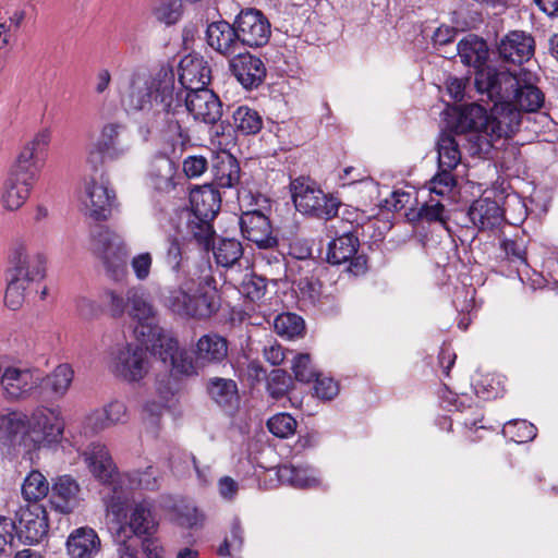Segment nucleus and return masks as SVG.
<instances>
[{"instance_id": "obj_5", "label": "nucleus", "mask_w": 558, "mask_h": 558, "mask_svg": "<svg viewBox=\"0 0 558 558\" xmlns=\"http://www.w3.org/2000/svg\"><path fill=\"white\" fill-rule=\"evenodd\" d=\"M10 268L7 270L5 305L16 311L25 301V291L31 282L41 280L46 274V257L36 253L28 255L24 242H14L10 254Z\"/></svg>"}, {"instance_id": "obj_21", "label": "nucleus", "mask_w": 558, "mask_h": 558, "mask_svg": "<svg viewBox=\"0 0 558 558\" xmlns=\"http://www.w3.org/2000/svg\"><path fill=\"white\" fill-rule=\"evenodd\" d=\"M206 41L211 49L225 57L235 56L241 51L235 22L230 24L220 20L208 24Z\"/></svg>"}, {"instance_id": "obj_3", "label": "nucleus", "mask_w": 558, "mask_h": 558, "mask_svg": "<svg viewBox=\"0 0 558 558\" xmlns=\"http://www.w3.org/2000/svg\"><path fill=\"white\" fill-rule=\"evenodd\" d=\"M207 86L175 90L172 70L161 69L155 76L133 74L130 98L136 105H222Z\"/></svg>"}, {"instance_id": "obj_56", "label": "nucleus", "mask_w": 558, "mask_h": 558, "mask_svg": "<svg viewBox=\"0 0 558 558\" xmlns=\"http://www.w3.org/2000/svg\"><path fill=\"white\" fill-rule=\"evenodd\" d=\"M416 217L418 220L426 222H440L446 223L448 217L446 215L445 206L435 198L423 203L417 209Z\"/></svg>"}, {"instance_id": "obj_13", "label": "nucleus", "mask_w": 558, "mask_h": 558, "mask_svg": "<svg viewBox=\"0 0 558 558\" xmlns=\"http://www.w3.org/2000/svg\"><path fill=\"white\" fill-rule=\"evenodd\" d=\"M0 385L5 400H26L37 393L43 376L38 371L9 366L0 373Z\"/></svg>"}, {"instance_id": "obj_32", "label": "nucleus", "mask_w": 558, "mask_h": 558, "mask_svg": "<svg viewBox=\"0 0 558 558\" xmlns=\"http://www.w3.org/2000/svg\"><path fill=\"white\" fill-rule=\"evenodd\" d=\"M100 547L99 536L89 526L73 530L66 539V551L71 558H94Z\"/></svg>"}, {"instance_id": "obj_33", "label": "nucleus", "mask_w": 558, "mask_h": 558, "mask_svg": "<svg viewBox=\"0 0 558 558\" xmlns=\"http://www.w3.org/2000/svg\"><path fill=\"white\" fill-rule=\"evenodd\" d=\"M160 301L168 311L184 319H191V313L199 310L190 303V279L182 281L178 287L168 288L161 294Z\"/></svg>"}, {"instance_id": "obj_39", "label": "nucleus", "mask_w": 558, "mask_h": 558, "mask_svg": "<svg viewBox=\"0 0 558 558\" xmlns=\"http://www.w3.org/2000/svg\"><path fill=\"white\" fill-rule=\"evenodd\" d=\"M438 168L454 170L461 162V151L454 136L442 131L437 140Z\"/></svg>"}, {"instance_id": "obj_54", "label": "nucleus", "mask_w": 558, "mask_h": 558, "mask_svg": "<svg viewBox=\"0 0 558 558\" xmlns=\"http://www.w3.org/2000/svg\"><path fill=\"white\" fill-rule=\"evenodd\" d=\"M292 372L295 380L300 383H311L318 373L312 365L311 355L308 353H300L293 357Z\"/></svg>"}, {"instance_id": "obj_41", "label": "nucleus", "mask_w": 558, "mask_h": 558, "mask_svg": "<svg viewBox=\"0 0 558 558\" xmlns=\"http://www.w3.org/2000/svg\"><path fill=\"white\" fill-rule=\"evenodd\" d=\"M444 85L448 96L454 102H460V105H481L478 99L473 100L475 87L474 84L472 85L470 77L449 75Z\"/></svg>"}, {"instance_id": "obj_16", "label": "nucleus", "mask_w": 558, "mask_h": 558, "mask_svg": "<svg viewBox=\"0 0 558 558\" xmlns=\"http://www.w3.org/2000/svg\"><path fill=\"white\" fill-rule=\"evenodd\" d=\"M239 225L243 238L255 243L258 248L271 250L278 246L279 240L274 233L271 222L262 210L243 211Z\"/></svg>"}, {"instance_id": "obj_35", "label": "nucleus", "mask_w": 558, "mask_h": 558, "mask_svg": "<svg viewBox=\"0 0 558 558\" xmlns=\"http://www.w3.org/2000/svg\"><path fill=\"white\" fill-rule=\"evenodd\" d=\"M128 409L123 401L113 400L106 404L102 410L93 412L87 417V424L95 433L101 432L117 424L128 422Z\"/></svg>"}, {"instance_id": "obj_26", "label": "nucleus", "mask_w": 558, "mask_h": 558, "mask_svg": "<svg viewBox=\"0 0 558 558\" xmlns=\"http://www.w3.org/2000/svg\"><path fill=\"white\" fill-rule=\"evenodd\" d=\"M466 216L478 231L493 230L500 226L504 211L498 202L489 197L475 199L468 209Z\"/></svg>"}, {"instance_id": "obj_25", "label": "nucleus", "mask_w": 558, "mask_h": 558, "mask_svg": "<svg viewBox=\"0 0 558 558\" xmlns=\"http://www.w3.org/2000/svg\"><path fill=\"white\" fill-rule=\"evenodd\" d=\"M441 56L447 59L459 56L464 65L473 66L478 71L485 68L484 65L488 59V47L484 39L475 35H469L460 40L450 52L445 50Z\"/></svg>"}, {"instance_id": "obj_52", "label": "nucleus", "mask_w": 558, "mask_h": 558, "mask_svg": "<svg viewBox=\"0 0 558 558\" xmlns=\"http://www.w3.org/2000/svg\"><path fill=\"white\" fill-rule=\"evenodd\" d=\"M291 386L292 379L287 371L277 368L270 372L267 379V391L272 399L279 400L283 398Z\"/></svg>"}, {"instance_id": "obj_10", "label": "nucleus", "mask_w": 558, "mask_h": 558, "mask_svg": "<svg viewBox=\"0 0 558 558\" xmlns=\"http://www.w3.org/2000/svg\"><path fill=\"white\" fill-rule=\"evenodd\" d=\"M15 536L24 544L35 545L47 536L49 519L46 508L38 502L21 506L12 519Z\"/></svg>"}, {"instance_id": "obj_34", "label": "nucleus", "mask_w": 558, "mask_h": 558, "mask_svg": "<svg viewBox=\"0 0 558 558\" xmlns=\"http://www.w3.org/2000/svg\"><path fill=\"white\" fill-rule=\"evenodd\" d=\"M128 525L137 537L153 536L158 529L154 504L148 500L137 502L130 513Z\"/></svg>"}, {"instance_id": "obj_4", "label": "nucleus", "mask_w": 558, "mask_h": 558, "mask_svg": "<svg viewBox=\"0 0 558 558\" xmlns=\"http://www.w3.org/2000/svg\"><path fill=\"white\" fill-rule=\"evenodd\" d=\"M543 107H489L486 109L485 134L477 135L470 147L473 157L486 158L494 147V142L512 136L523 120L545 124L548 114L541 112Z\"/></svg>"}, {"instance_id": "obj_61", "label": "nucleus", "mask_w": 558, "mask_h": 558, "mask_svg": "<svg viewBox=\"0 0 558 558\" xmlns=\"http://www.w3.org/2000/svg\"><path fill=\"white\" fill-rule=\"evenodd\" d=\"M314 380L315 384L313 388L317 398L329 401L337 397L339 393V385L332 378L320 377L318 374Z\"/></svg>"}, {"instance_id": "obj_45", "label": "nucleus", "mask_w": 558, "mask_h": 558, "mask_svg": "<svg viewBox=\"0 0 558 558\" xmlns=\"http://www.w3.org/2000/svg\"><path fill=\"white\" fill-rule=\"evenodd\" d=\"M151 12L159 23L172 26L182 19L184 7L181 0H156Z\"/></svg>"}, {"instance_id": "obj_47", "label": "nucleus", "mask_w": 558, "mask_h": 558, "mask_svg": "<svg viewBox=\"0 0 558 558\" xmlns=\"http://www.w3.org/2000/svg\"><path fill=\"white\" fill-rule=\"evenodd\" d=\"M74 372L69 364H61L47 376L43 377V384L49 388L56 397H62L73 380Z\"/></svg>"}, {"instance_id": "obj_2", "label": "nucleus", "mask_w": 558, "mask_h": 558, "mask_svg": "<svg viewBox=\"0 0 558 558\" xmlns=\"http://www.w3.org/2000/svg\"><path fill=\"white\" fill-rule=\"evenodd\" d=\"M478 101L492 105H545L544 92L533 82L531 72L485 65L474 78Z\"/></svg>"}, {"instance_id": "obj_60", "label": "nucleus", "mask_w": 558, "mask_h": 558, "mask_svg": "<svg viewBox=\"0 0 558 558\" xmlns=\"http://www.w3.org/2000/svg\"><path fill=\"white\" fill-rule=\"evenodd\" d=\"M169 366L175 375L193 376L197 374L195 363L185 350L180 349Z\"/></svg>"}, {"instance_id": "obj_63", "label": "nucleus", "mask_w": 558, "mask_h": 558, "mask_svg": "<svg viewBox=\"0 0 558 558\" xmlns=\"http://www.w3.org/2000/svg\"><path fill=\"white\" fill-rule=\"evenodd\" d=\"M187 113L205 124H216L222 117V107H185Z\"/></svg>"}, {"instance_id": "obj_57", "label": "nucleus", "mask_w": 558, "mask_h": 558, "mask_svg": "<svg viewBox=\"0 0 558 558\" xmlns=\"http://www.w3.org/2000/svg\"><path fill=\"white\" fill-rule=\"evenodd\" d=\"M163 259L172 271L179 272L182 269L184 257L181 242L177 236H167Z\"/></svg>"}, {"instance_id": "obj_55", "label": "nucleus", "mask_w": 558, "mask_h": 558, "mask_svg": "<svg viewBox=\"0 0 558 558\" xmlns=\"http://www.w3.org/2000/svg\"><path fill=\"white\" fill-rule=\"evenodd\" d=\"M505 432L512 434L515 442L522 444L533 440L536 437V427L525 420H512L505 424Z\"/></svg>"}, {"instance_id": "obj_58", "label": "nucleus", "mask_w": 558, "mask_h": 558, "mask_svg": "<svg viewBox=\"0 0 558 558\" xmlns=\"http://www.w3.org/2000/svg\"><path fill=\"white\" fill-rule=\"evenodd\" d=\"M453 170L439 169L429 181V191L439 196H444L451 192L457 184V179L452 173Z\"/></svg>"}, {"instance_id": "obj_9", "label": "nucleus", "mask_w": 558, "mask_h": 558, "mask_svg": "<svg viewBox=\"0 0 558 558\" xmlns=\"http://www.w3.org/2000/svg\"><path fill=\"white\" fill-rule=\"evenodd\" d=\"M90 238L93 251L102 260L107 275L119 280L125 270V250L119 236L107 227L96 226Z\"/></svg>"}, {"instance_id": "obj_48", "label": "nucleus", "mask_w": 558, "mask_h": 558, "mask_svg": "<svg viewBox=\"0 0 558 558\" xmlns=\"http://www.w3.org/2000/svg\"><path fill=\"white\" fill-rule=\"evenodd\" d=\"M275 331L280 336L293 338L304 330V320L294 313H281L274 320Z\"/></svg>"}, {"instance_id": "obj_27", "label": "nucleus", "mask_w": 558, "mask_h": 558, "mask_svg": "<svg viewBox=\"0 0 558 558\" xmlns=\"http://www.w3.org/2000/svg\"><path fill=\"white\" fill-rule=\"evenodd\" d=\"M231 60L230 66L236 80L245 88L257 87L266 76V68L263 61L250 53L241 51Z\"/></svg>"}, {"instance_id": "obj_18", "label": "nucleus", "mask_w": 558, "mask_h": 558, "mask_svg": "<svg viewBox=\"0 0 558 558\" xmlns=\"http://www.w3.org/2000/svg\"><path fill=\"white\" fill-rule=\"evenodd\" d=\"M190 303L199 308L191 313V319L205 320L219 312L221 298L213 277H205L197 282L190 279Z\"/></svg>"}, {"instance_id": "obj_49", "label": "nucleus", "mask_w": 558, "mask_h": 558, "mask_svg": "<svg viewBox=\"0 0 558 558\" xmlns=\"http://www.w3.org/2000/svg\"><path fill=\"white\" fill-rule=\"evenodd\" d=\"M240 293L252 302L262 300L267 291V279L256 274H246L239 288Z\"/></svg>"}, {"instance_id": "obj_6", "label": "nucleus", "mask_w": 558, "mask_h": 558, "mask_svg": "<svg viewBox=\"0 0 558 558\" xmlns=\"http://www.w3.org/2000/svg\"><path fill=\"white\" fill-rule=\"evenodd\" d=\"M290 191L294 206L301 214L325 221L338 215L340 201L325 194L311 178L301 175L292 180Z\"/></svg>"}, {"instance_id": "obj_19", "label": "nucleus", "mask_w": 558, "mask_h": 558, "mask_svg": "<svg viewBox=\"0 0 558 558\" xmlns=\"http://www.w3.org/2000/svg\"><path fill=\"white\" fill-rule=\"evenodd\" d=\"M50 135L47 131L36 134L33 140L25 143L16 157L15 163L9 173L21 175L28 174L31 179L36 180L40 163L43 162L47 147L49 145Z\"/></svg>"}, {"instance_id": "obj_17", "label": "nucleus", "mask_w": 558, "mask_h": 558, "mask_svg": "<svg viewBox=\"0 0 558 558\" xmlns=\"http://www.w3.org/2000/svg\"><path fill=\"white\" fill-rule=\"evenodd\" d=\"M146 350L138 344L120 348L111 363L112 373L129 383L141 380L147 373Z\"/></svg>"}, {"instance_id": "obj_44", "label": "nucleus", "mask_w": 558, "mask_h": 558, "mask_svg": "<svg viewBox=\"0 0 558 558\" xmlns=\"http://www.w3.org/2000/svg\"><path fill=\"white\" fill-rule=\"evenodd\" d=\"M232 118L236 131L243 135H255L263 128L262 116L251 107H238Z\"/></svg>"}, {"instance_id": "obj_51", "label": "nucleus", "mask_w": 558, "mask_h": 558, "mask_svg": "<svg viewBox=\"0 0 558 558\" xmlns=\"http://www.w3.org/2000/svg\"><path fill=\"white\" fill-rule=\"evenodd\" d=\"M129 480L137 488L154 492L159 489L161 476L157 468L148 465L145 470L130 472Z\"/></svg>"}, {"instance_id": "obj_1", "label": "nucleus", "mask_w": 558, "mask_h": 558, "mask_svg": "<svg viewBox=\"0 0 558 558\" xmlns=\"http://www.w3.org/2000/svg\"><path fill=\"white\" fill-rule=\"evenodd\" d=\"M64 421L57 408H37L31 415L22 411L0 412V452L10 458L31 454L61 440Z\"/></svg>"}, {"instance_id": "obj_42", "label": "nucleus", "mask_w": 558, "mask_h": 558, "mask_svg": "<svg viewBox=\"0 0 558 558\" xmlns=\"http://www.w3.org/2000/svg\"><path fill=\"white\" fill-rule=\"evenodd\" d=\"M213 221L214 219L193 216L186 225L189 234L204 251H210V248H214L216 232Z\"/></svg>"}, {"instance_id": "obj_40", "label": "nucleus", "mask_w": 558, "mask_h": 558, "mask_svg": "<svg viewBox=\"0 0 558 558\" xmlns=\"http://www.w3.org/2000/svg\"><path fill=\"white\" fill-rule=\"evenodd\" d=\"M277 477L281 484L295 488H314L319 485V480L308 473L306 469L291 464H283L277 469Z\"/></svg>"}, {"instance_id": "obj_43", "label": "nucleus", "mask_w": 558, "mask_h": 558, "mask_svg": "<svg viewBox=\"0 0 558 558\" xmlns=\"http://www.w3.org/2000/svg\"><path fill=\"white\" fill-rule=\"evenodd\" d=\"M216 263L222 267H232L243 256L242 243L236 239L223 238L211 248Z\"/></svg>"}, {"instance_id": "obj_31", "label": "nucleus", "mask_w": 558, "mask_h": 558, "mask_svg": "<svg viewBox=\"0 0 558 558\" xmlns=\"http://www.w3.org/2000/svg\"><path fill=\"white\" fill-rule=\"evenodd\" d=\"M194 355L195 362L203 366L220 364L228 356V341L215 332L203 335L196 342Z\"/></svg>"}, {"instance_id": "obj_36", "label": "nucleus", "mask_w": 558, "mask_h": 558, "mask_svg": "<svg viewBox=\"0 0 558 558\" xmlns=\"http://www.w3.org/2000/svg\"><path fill=\"white\" fill-rule=\"evenodd\" d=\"M214 185L233 187L240 181V165L238 159L227 150H222L213 159Z\"/></svg>"}, {"instance_id": "obj_46", "label": "nucleus", "mask_w": 558, "mask_h": 558, "mask_svg": "<svg viewBox=\"0 0 558 558\" xmlns=\"http://www.w3.org/2000/svg\"><path fill=\"white\" fill-rule=\"evenodd\" d=\"M49 492L47 478L37 470L31 471L22 484V495L28 504L45 498Z\"/></svg>"}, {"instance_id": "obj_24", "label": "nucleus", "mask_w": 558, "mask_h": 558, "mask_svg": "<svg viewBox=\"0 0 558 558\" xmlns=\"http://www.w3.org/2000/svg\"><path fill=\"white\" fill-rule=\"evenodd\" d=\"M189 201L195 217L215 219L221 207L220 192L213 183L191 187Z\"/></svg>"}, {"instance_id": "obj_22", "label": "nucleus", "mask_w": 558, "mask_h": 558, "mask_svg": "<svg viewBox=\"0 0 558 558\" xmlns=\"http://www.w3.org/2000/svg\"><path fill=\"white\" fill-rule=\"evenodd\" d=\"M80 485L71 475L58 476L51 486L49 502L56 511L68 514L80 504Z\"/></svg>"}, {"instance_id": "obj_64", "label": "nucleus", "mask_w": 558, "mask_h": 558, "mask_svg": "<svg viewBox=\"0 0 558 558\" xmlns=\"http://www.w3.org/2000/svg\"><path fill=\"white\" fill-rule=\"evenodd\" d=\"M151 265L153 257L148 252L137 254L131 260L134 275L141 281H144L149 277Z\"/></svg>"}, {"instance_id": "obj_15", "label": "nucleus", "mask_w": 558, "mask_h": 558, "mask_svg": "<svg viewBox=\"0 0 558 558\" xmlns=\"http://www.w3.org/2000/svg\"><path fill=\"white\" fill-rule=\"evenodd\" d=\"M235 26L241 47L258 48L265 46L271 34L270 23L257 9H245L235 16Z\"/></svg>"}, {"instance_id": "obj_29", "label": "nucleus", "mask_w": 558, "mask_h": 558, "mask_svg": "<svg viewBox=\"0 0 558 558\" xmlns=\"http://www.w3.org/2000/svg\"><path fill=\"white\" fill-rule=\"evenodd\" d=\"M82 457L88 470L99 482L106 484L112 480L116 465L107 447L100 442H92L83 451Z\"/></svg>"}, {"instance_id": "obj_59", "label": "nucleus", "mask_w": 558, "mask_h": 558, "mask_svg": "<svg viewBox=\"0 0 558 558\" xmlns=\"http://www.w3.org/2000/svg\"><path fill=\"white\" fill-rule=\"evenodd\" d=\"M102 301L108 305L111 315L116 318L121 317L128 311V291L125 295L114 290H106L101 295Z\"/></svg>"}, {"instance_id": "obj_53", "label": "nucleus", "mask_w": 558, "mask_h": 558, "mask_svg": "<svg viewBox=\"0 0 558 558\" xmlns=\"http://www.w3.org/2000/svg\"><path fill=\"white\" fill-rule=\"evenodd\" d=\"M296 420L288 413H278L267 421L268 430L278 438H288L295 433Z\"/></svg>"}, {"instance_id": "obj_20", "label": "nucleus", "mask_w": 558, "mask_h": 558, "mask_svg": "<svg viewBox=\"0 0 558 558\" xmlns=\"http://www.w3.org/2000/svg\"><path fill=\"white\" fill-rule=\"evenodd\" d=\"M499 58L504 62L521 65L535 53V39L524 31H511L497 45Z\"/></svg>"}, {"instance_id": "obj_8", "label": "nucleus", "mask_w": 558, "mask_h": 558, "mask_svg": "<svg viewBox=\"0 0 558 558\" xmlns=\"http://www.w3.org/2000/svg\"><path fill=\"white\" fill-rule=\"evenodd\" d=\"M360 240L352 230L333 238L327 246L326 260L333 266L345 265V270L353 276L367 271V256L359 254Z\"/></svg>"}, {"instance_id": "obj_37", "label": "nucleus", "mask_w": 558, "mask_h": 558, "mask_svg": "<svg viewBox=\"0 0 558 558\" xmlns=\"http://www.w3.org/2000/svg\"><path fill=\"white\" fill-rule=\"evenodd\" d=\"M177 173L175 162L167 156L155 157L151 163L150 180L159 192H170L175 187L173 181Z\"/></svg>"}, {"instance_id": "obj_38", "label": "nucleus", "mask_w": 558, "mask_h": 558, "mask_svg": "<svg viewBox=\"0 0 558 558\" xmlns=\"http://www.w3.org/2000/svg\"><path fill=\"white\" fill-rule=\"evenodd\" d=\"M144 344L150 345L153 354L157 356L166 366L173 362L174 356L180 351L177 339L167 336L162 327L159 326V335L154 338H138Z\"/></svg>"}, {"instance_id": "obj_28", "label": "nucleus", "mask_w": 558, "mask_h": 558, "mask_svg": "<svg viewBox=\"0 0 558 558\" xmlns=\"http://www.w3.org/2000/svg\"><path fill=\"white\" fill-rule=\"evenodd\" d=\"M35 181L25 173L21 175L9 173L1 194L2 207L10 211L20 209L29 197Z\"/></svg>"}, {"instance_id": "obj_12", "label": "nucleus", "mask_w": 558, "mask_h": 558, "mask_svg": "<svg viewBox=\"0 0 558 558\" xmlns=\"http://www.w3.org/2000/svg\"><path fill=\"white\" fill-rule=\"evenodd\" d=\"M128 303L126 313L136 322L134 328L136 338H154L159 335L158 312L145 290L140 287L129 288Z\"/></svg>"}, {"instance_id": "obj_62", "label": "nucleus", "mask_w": 558, "mask_h": 558, "mask_svg": "<svg viewBox=\"0 0 558 558\" xmlns=\"http://www.w3.org/2000/svg\"><path fill=\"white\" fill-rule=\"evenodd\" d=\"M439 398L441 401V405L448 411L454 410L458 412L461 408L468 407L469 401H471V397L466 395H457L449 390V388L444 385V387L439 390Z\"/></svg>"}, {"instance_id": "obj_11", "label": "nucleus", "mask_w": 558, "mask_h": 558, "mask_svg": "<svg viewBox=\"0 0 558 558\" xmlns=\"http://www.w3.org/2000/svg\"><path fill=\"white\" fill-rule=\"evenodd\" d=\"M446 130L450 134H469V147L477 135L485 134L486 107H445L442 111ZM470 150V148H468Z\"/></svg>"}, {"instance_id": "obj_30", "label": "nucleus", "mask_w": 558, "mask_h": 558, "mask_svg": "<svg viewBox=\"0 0 558 558\" xmlns=\"http://www.w3.org/2000/svg\"><path fill=\"white\" fill-rule=\"evenodd\" d=\"M209 399L225 411L232 412L240 405L239 388L235 380L214 376L206 381Z\"/></svg>"}, {"instance_id": "obj_50", "label": "nucleus", "mask_w": 558, "mask_h": 558, "mask_svg": "<svg viewBox=\"0 0 558 558\" xmlns=\"http://www.w3.org/2000/svg\"><path fill=\"white\" fill-rule=\"evenodd\" d=\"M483 420L484 412L472 398L468 407H463L457 412V421L468 430L474 429L476 432L478 429H486Z\"/></svg>"}, {"instance_id": "obj_7", "label": "nucleus", "mask_w": 558, "mask_h": 558, "mask_svg": "<svg viewBox=\"0 0 558 558\" xmlns=\"http://www.w3.org/2000/svg\"><path fill=\"white\" fill-rule=\"evenodd\" d=\"M125 116H128L125 108L116 107L113 117L102 125L100 135L87 158L94 170H97L107 157L117 158L124 154L125 149L121 147L120 138L126 133L123 119Z\"/></svg>"}, {"instance_id": "obj_23", "label": "nucleus", "mask_w": 558, "mask_h": 558, "mask_svg": "<svg viewBox=\"0 0 558 558\" xmlns=\"http://www.w3.org/2000/svg\"><path fill=\"white\" fill-rule=\"evenodd\" d=\"M179 89L192 88L195 86L204 87L210 83L211 70L208 62L198 53H189L179 62Z\"/></svg>"}, {"instance_id": "obj_14", "label": "nucleus", "mask_w": 558, "mask_h": 558, "mask_svg": "<svg viewBox=\"0 0 558 558\" xmlns=\"http://www.w3.org/2000/svg\"><path fill=\"white\" fill-rule=\"evenodd\" d=\"M116 203V193L109 187L104 175L99 181L96 178L85 180L82 204L85 214L96 221L107 220Z\"/></svg>"}]
</instances>
